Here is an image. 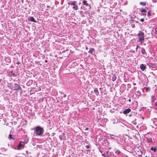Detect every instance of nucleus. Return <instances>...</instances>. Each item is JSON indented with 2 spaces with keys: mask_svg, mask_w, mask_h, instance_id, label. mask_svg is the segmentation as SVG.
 Wrapping results in <instances>:
<instances>
[{
  "mask_svg": "<svg viewBox=\"0 0 157 157\" xmlns=\"http://www.w3.org/2000/svg\"><path fill=\"white\" fill-rule=\"evenodd\" d=\"M140 4L143 6H145L146 5V2H140Z\"/></svg>",
  "mask_w": 157,
  "mask_h": 157,
  "instance_id": "18",
  "label": "nucleus"
},
{
  "mask_svg": "<svg viewBox=\"0 0 157 157\" xmlns=\"http://www.w3.org/2000/svg\"><path fill=\"white\" fill-rule=\"evenodd\" d=\"M152 2H154V3H155V2H156V1H154V0H152Z\"/></svg>",
  "mask_w": 157,
  "mask_h": 157,
  "instance_id": "36",
  "label": "nucleus"
},
{
  "mask_svg": "<svg viewBox=\"0 0 157 157\" xmlns=\"http://www.w3.org/2000/svg\"><path fill=\"white\" fill-rule=\"evenodd\" d=\"M30 20L31 21L36 22V21L35 20L34 18L33 17H29Z\"/></svg>",
  "mask_w": 157,
  "mask_h": 157,
  "instance_id": "9",
  "label": "nucleus"
},
{
  "mask_svg": "<svg viewBox=\"0 0 157 157\" xmlns=\"http://www.w3.org/2000/svg\"><path fill=\"white\" fill-rule=\"evenodd\" d=\"M49 7V6H47V8Z\"/></svg>",
  "mask_w": 157,
  "mask_h": 157,
  "instance_id": "46",
  "label": "nucleus"
},
{
  "mask_svg": "<svg viewBox=\"0 0 157 157\" xmlns=\"http://www.w3.org/2000/svg\"><path fill=\"white\" fill-rule=\"evenodd\" d=\"M34 130V134L36 136H41L44 132L43 128L39 126L36 127Z\"/></svg>",
  "mask_w": 157,
  "mask_h": 157,
  "instance_id": "1",
  "label": "nucleus"
},
{
  "mask_svg": "<svg viewBox=\"0 0 157 157\" xmlns=\"http://www.w3.org/2000/svg\"><path fill=\"white\" fill-rule=\"evenodd\" d=\"M110 137L113 140H117V136H115L113 134H110Z\"/></svg>",
  "mask_w": 157,
  "mask_h": 157,
  "instance_id": "8",
  "label": "nucleus"
},
{
  "mask_svg": "<svg viewBox=\"0 0 157 157\" xmlns=\"http://www.w3.org/2000/svg\"><path fill=\"white\" fill-rule=\"evenodd\" d=\"M105 157H109L108 155H105Z\"/></svg>",
  "mask_w": 157,
  "mask_h": 157,
  "instance_id": "38",
  "label": "nucleus"
},
{
  "mask_svg": "<svg viewBox=\"0 0 157 157\" xmlns=\"http://www.w3.org/2000/svg\"><path fill=\"white\" fill-rule=\"evenodd\" d=\"M151 11L150 10H149L148 11L147 13V16L148 17H149V16H151Z\"/></svg>",
  "mask_w": 157,
  "mask_h": 157,
  "instance_id": "20",
  "label": "nucleus"
},
{
  "mask_svg": "<svg viewBox=\"0 0 157 157\" xmlns=\"http://www.w3.org/2000/svg\"><path fill=\"white\" fill-rule=\"evenodd\" d=\"M131 111V109L128 108L126 109L123 112V113L124 114H127L129 113Z\"/></svg>",
  "mask_w": 157,
  "mask_h": 157,
  "instance_id": "6",
  "label": "nucleus"
},
{
  "mask_svg": "<svg viewBox=\"0 0 157 157\" xmlns=\"http://www.w3.org/2000/svg\"><path fill=\"white\" fill-rule=\"evenodd\" d=\"M94 91L96 95L98 96L99 95V93L97 88L95 89Z\"/></svg>",
  "mask_w": 157,
  "mask_h": 157,
  "instance_id": "10",
  "label": "nucleus"
},
{
  "mask_svg": "<svg viewBox=\"0 0 157 157\" xmlns=\"http://www.w3.org/2000/svg\"><path fill=\"white\" fill-rule=\"evenodd\" d=\"M139 41L141 44L144 42V33L141 31H140L138 34Z\"/></svg>",
  "mask_w": 157,
  "mask_h": 157,
  "instance_id": "2",
  "label": "nucleus"
},
{
  "mask_svg": "<svg viewBox=\"0 0 157 157\" xmlns=\"http://www.w3.org/2000/svg\"><path fill=\"white\" fill-rule=\"evenodd\" d=\"M14 85L17 90H21V87L17 83H15Z\"/></svg>",
  "mask_w": 157,
  "mask_h": 157,
  "instance_id": "7",
  "label": "nucleus"
},
{
  "mask_svg": "<svg viewBox=\"0 0 157 157\" xmlns=\"http://www.w3.org/2000/svg\"><path fill=\"white\" fill-rule=\"evenodd\" d=\"M106 155V154H105V153H104L103 154H101L102 156L104 157H105V155Z\"/></svg>",
  "mask_w": 157,
  "mask_h": 157,
  "instance_id": "27",
  "label": "nucleus"
},
{
  "mask_svg": "<svg viewBox=\"0 0 157 157\" xmlns=\"http://www.w3.org/2000/svg\"><path fill=\"white\" fill-rule=\"evenodd\" d=\"M140 21L142 22H143L144 21V18H141L140 19Z\"/></svg>",
  "mask_w": 157,
  "mask_h": 157,
  "instance_id": "26",
  "label": "nucleus"
},
{
  "mask_svg": "<svg viewBox=\"0 0 157 157\" xmlns=\"http://www.w3.org/2000/svg\"><path fill=\"white\" fill-rule=\"evenodd\" d=\"M141 13L143 15H146V14L145 13Z\"/></svg>",
  "mask_w": 157,
  "mask_h": 157,
  "instance_id": "29",
  "label": "nucleus"
},
{
  "mask_svg": "<svg viewBox=\"0 0 157 157\" xmlns=\"http://www.w3.org/2000/svg\"><path fill=\"white\" fill-rule=\"evenodd\" d=\"M146 65L142 64L140 65V68L142 71H144L146 68Z\"/></svg>",
  "mask_w": 157,
  "mask_h": 157,
  "instance_id": "5",
  "label": "nucleus"
},
{
  "mask_svg": "<svg viewBox=\"0 0 157 157\" xmlns=\"http://www.w3.org/2000/svg\"><path fill=\"white\" fill-rule=\"evenodd\" d=\"M65 135V134L63 133H62L61 135H60L59 136V138L60 140H62L63 139V137Z\"/></svg>",
  "mask_w": 157,
  "mask_h": 157,
  "instance_id": "12",
  "label": "nucleus"
},
{
  "mask_svg": "<svg viewBox=\"0 0 157 157\" xmlns=\"http://www.w3.org/2000/svg\"><path fill=\"white\" fill-rule=\"evenodd\" d=\"M155 35H157V27H156V28H155Z\"/></svg>",
  "mask_w": 157,
  "mask_h": 157,
  "instance_id": "25",
  "label": "nucleus"
},
{
  "mask_svg": "<svg viewBox=\"0 0 157 157\" xmlns=\"http://www.w3.org/2000/svg\"><path fill=\"white\" fill-rule=\"evenodd\" d=\"M86 147L87 149H89L90 148V146L89 145H86Z\"/></svg>",
  "mask_w": 157,
  "mask_h": 157,
  "instance_id": "30",
  "label": "nucleus"
},
{
  "mask_svg": "<svg viewBox=\"0 0 157 157\" xmlns=\"http://www.w3.org/2000/svg\"><path fill=\"white\" fill-rule=\"evenodd\" d=\"M133 85H136V83H134V82L133 83Z\"/></svg>",
  "mask_w": 157,
  "mask_h": 157,
  "instance_id": "41",
  "label": "nucleus"
},
{
  "mask_svg": "<svg viewBox=\"0 0 157 157\" xmlns=\"http://www.w3.org/2000/svg\"><path fill=\"white\" fill-rule=\"evenodd\" d=\"M24 145V144L23 142H20L17 147V149L18 150H19L20 149L21 147H23Z\"/></svg>",
  "mask_w": 157,
  "mask_h": 157,
  "instance_id": "4",
  "label": "nucleus"
},
{
  "mask_svg": "<svg viewBox=\"0 0 157 157\" xmlns=\"http://www.w3.org/2000/svg\"><path fill=\"white\" fill-rule=\"evenodd\" d=\"M145 157H147V156H146Z\"/></svg>",
  "mask_w": 157,
  "mask_h": 157,
  "instance_id": "51",
  "label": "nucleus"
},
{
  "mask_svg": "<svg viewBox=\"0 0 157 157\" xmlns=\"http://www.w3.org/2000/svg\"><path fill=\"white\" fill-rule=\"evenodd\" d=\"M151 150H153L154 152H155L156 150V149L155 147L153 148V147H151Z\"/></svg>",
  "mask_w": 157,
  "mask_h": 157,
  "instance_id": "22",
  "label": "nucleus"
},
{
  "mask_svg": "<svg viewBox=\"0 0 157 157\" xmlns=\"http://www.w3.org/2000/svg\"><path fill=\"white\" fill-rule=\"evenodd\" d=\"M9 138L10 139H12L13 140H14L13 136L11 134H10L9 136Z\"/></svg>",
  "mask_w": 157,
  "mask_h": 157,
  "instance_id": "19",
  "label": "nucleus"
},
{
  "mask_svg": "<svg viewBox=\"0 0 157 157\" xmlns=\"http://www.w3.org/2000/svg\"><path fill=\"white\" fill-rule=\"evenodd\" d=\"M89 129V128H85V130H87Z\"/></svg>",
  "mask_w": 157,
  "mask_h": 157,
  "instance_id": "34",
  "label": "nucleus"
},
{
  "mask_svg": "<svg viewBox=\"0 0 157 157\" xmlns=\"http://www.w3.org/2000/svg\"><path fill=\"white\" fill-rule=\"evenodd\" d=\"M71 1L70 2H68V5H71Z\"/></svg>",
  "mask_w": 157,
  "mask_h": 157,
  "instance_id": "35",
  "label": "nucleus"
},
{
  "mask_svg": "<svg viewBox=\"0 0 157 157\" xmlns=\"http://www.w3.org/2000/svg\"><path fill=\"white\" fill-rule=\"evenodd\" d=\"M155 105H157V102L156 103H155Z\"/></svg>",
  "mask_w": 157,
  "mask_h": 157,
  "instance_id": "44",
  "label": "nucleus"
},
{
  "mask_svg": "<svg viewBox=\"0 0 157 157\" xmlns=\"http://www.w3.org/2000/svg\"><path fill=\"white\" fill-rule=\"evenodd\" d=\"M146 139L148 143H152V139L150 138H146Z\"/></svg>",
  "mask_w": 157,
  "mask_h": 157,
  "instance_id": "11",
  "label": "nucleus"
},
{
  "mask_svg": "<svg viewBox=\"0 0 157 157\" xmlns=\"http://www.w3.org/2000/svg\"><path fill=\"white\" fill-rule=\"evenodd\" d=\"M156 51H157V48H156Z\"/></svg>",
  "mask_w": 157,
  "mask_h": 157,
  "instance_id": "47",
  "label": "nucleus"
},
{
  "mask_svg": "<svg viewBox=\"0 0 157 157\" xmlns=\"http://www.w3.org/2000/svg\"><path fill=\"white\" fill-rule=\"evenodd\" d=\"M87 151H90L89 150H87Z\"/></svg>",
  "mask_w": 157,
  "mask_h": 157,
  "instance_id": "49",
  "label": "nucleus"
},
{
  "mask_svg": "<svg viewBox=\"0 0 157 157\" xmlns=\"http://www.w3.org/2000/svg\"><path fill=\"white\" fill-rule=\"evenodd\" d=\"M143 44L144 45H146V43H144V42L143 43H142V44Z\"/></svg>",
  "mask_w": 157,
  "mask_h": 157,
  "instance_id": "40",
  "label": "nucleus"
},
{
  "mask_svg": "<svg viewBox=\"0 0 157 157\" xmlns=\"http://www.w3.org/2000/svg\"><path fill=\"white\" fill-rule=\"evenodd\" d=\"M146 10L145 9H143L141 10V13H145L146 12Z\"/></svg>",
  "mask_w": 157,
  "mask_h": 157,
  "instance_id": "21",
  "label": "nucleus"
},
{
  "mask_svg": "<svg viewBox=\"0 0 157 157\" xmlns=\"http://www.w3.org/2000/svg\"><path fill=\"white\" fill-rule=\"evenodd\" d=\"M141 53L143 55H146V52L144 48H142L141 50Z\"/></svg>",
  "mask_w": 157,
  "mask_h": 157,
  "instance_id": "13",
  "label": "nucleus"
},
{
  "mask_svg": "<svg viewBox=\"0 0 157 157\" xmlns=\"http://www.w3.org/2000/svg\"><path fill=\"white\" fill-rule=\"evenodd\" d=\"M105 152H106V153H105V154L108 155V153L109 152V151H105Z\"/></svg>",
  "mask_w": 157,
  "mask_h": 157,
  "instance_id": "31",
  "label": "nucleus"
},
{
  "mask_svg": "<svg viewBox=\"0 0 157 157\" xmlns=\"http://www.w3.org/2000/svg\"><path fill=\"white\" fill-rule=\"evenodd\" d=\"M155 157H157V156H155Z\"/></svg>",
  "mask_w": 157,
  "mask_h": 157,
  "instance_id": "50",
  "label": "nucleus"
},
{
  "mask_svg": "<svg viewBox=\"0 0 157 157\" xmlns=\"http://www.w3.org/2000/svg\"><path fill=\"white\" fill-rule=\"evenodd\" d=\"M99 151L100 152V153H102V152L101 150H99Z\"/></svg>",
  "mask_w": 157,
  "mask_h": 157,
  "instance_id": "43",
  "label": "nucleus"
},
{
  "mask_svg": "<svg viewBox=\"0 0 157 157\" xmlns=\"http://www.w3.org/2000/svg\"><path fill=\"white\" fill-rule=\"evenodd\" d=\"M17 64L18 65L19 64H20V62H17Z\"/></svg>",
  "mask_w": 157,
  "mask_h": 157,
  "instance_id": "39",
  "label": "nucleus"
},
{
  "mask_svg": "<svg viewBox=\"0 0 157 157\" xmlns=\"http://www.w3.org/2000/svg\"><path fill=\"white\" fill-rule=\"evenodd\" d=\"M26 153L27 154V155L28 154V151H26Z\"/></svg>",
  "mask_w": 157,
  "mask_h": 157,
  "instance_id": "37",
  "label": "nucleus"
},
{
  "mask_svg": "<svg viewBox=\"0 0 157 157\" xmlns=\"http://www.w3.org/2000/svg\"><path fill=\"white\" fill-rule=\"evenodd\" d=\"M136 93H137V95L139 96H140V93L139 90L136 91Z\"/></svg>",
  "mask_w": 157,
  "mask_h": 157,
  "instance_id": "23",
  "label": "nucleus"
},
{
  "mask_svg": "<svg viewBox=\"0 0 157 157\" xmlns=\"http://www.w3.org/2000/svg\"><path fill=\"white\" fill-rule=\"evenodd\" d=\"M121 153V152L120 151H119L118 150H117L115 151V153L116 155H119Z\"/></svg>",
  "mask_w": 157,
  "mask_h": 157,
  "instance_id": "16",
  "label": "nucleus"
},
{
  "mask_svg": "<svg viewBox=\"0 0 157 157\" xmlns=\"http://www.w3.org/2000/svg\"><path fill=\"white\" fill-rule=\"evenodd\" d=\"M146 89H147V91H149L150 90V88H149L148 87H147L146 88Z\"/></svg>",
  "mask_w": 157,
  "mask_h": 157,
  "instance_id": "28",
  "label": "nucleus"
},
{
  "mask_svg": "<svg viewBox=\"0 0 157 157\" xmlns=\"http://www.w3.org/2000/svg\"><path fill=\"white\" fill-rule=\"evenodd\" d=\"M15 75V74H13V75Z\"/></svg>",
  "mask_w": 157,
  "mask_h": 157,
  "instance_id": "48",
  "label": "nucleus"
},
{
  "mask_svg": "<svg viewBox=\"0 0 157 157\" xmlns=\"http://www.w3.org/2000/svg\"><path fill=\"white\" fill-rule=\"evenodd\" d=\"M76 3L77 2L75 1H73L71 2V5L74 6L72 8L73 9L75 10H77L78 9V6L76 5Z\"/></svg>",
  "mask_w": 157,
  "mask_h": 157,
  "instance_id": "3",
  "label": "nucleus"
},
{
  "mask_svg": "<svg viewBox=\"0 0 157 157\" xmlns=\"http://www.w3.org/2000/svg\"><path fill=\"white\" fill-rule=\"evenodd\" d=\"M45 62H47V60H45Z\"/></svg>",
  "mask_w": 157,
  "mask_h": 157,
  "instance_id": "45",
  "label": "nucleus"
},
{
  "mask_svg": "<svg viewBox=\"0 0 157 157\" xmlns=\"http://www.w3.org/2000/svg\"><path fill=\"white\" fill-rule=\"evenodd\" d=\"M82 3L83 5L87 6L89 5L87 3V2L86 0H83L82 2Z\"/></svg>",
  "mask_w": 157,
  "mask_h": 157,
  "instance_id": "14",
  "label": "nucleus"
},
{
  "mask_svg": "<svg viewBox=\"0 0 157 157\" xmlns=\"http://www.w3.org/2000/svg\"><path fill=\"white\" fill-rule=\"evenodd\" d=\"M94 51V49L93 48H90L89 51H88V53H90L91 54H92L93 52Z\"/></svg>",
  "mask_w": 157,
  "mask_h": 157,
  "instance_id": "15",
  "label": "nucleus"
},
{
  "mask_svg": "<svg viewBox=\"0 0 157 157\" xmlns=\"http://www.w3.org/2000/svg\"><path fill=\"white\" fill-rule=\"evenodd\" d=\"M128 101H130V102H131V99H129L128 100Z\"/></svg>",
  "mask_w": 157,
  "mask_h": 157,
  "instance_id": "42",
  "label": "nucleus"
},
{
  "mask_svg": "<svg viewBox=\"0 0 157 157\" xmlns=\"http://www.w3.org/2000/svg\"><path fill=\"white\" fill-rule=\"evenodd\" d=\"M132 123L135 125H136V123L134 122L133 121H132Z\"/></svg>",
  "mask_w": 157,
  "mask_h": 157,
  "instance_id": "32",
  "label": "nucleus"
},
{
  "mask_svg": "<svg viewBox=\"0 0 157 157\" xmlns=\"http://www.w3.org/2000/svg\"><path fill=\"white\" fill-rule=\"evenodd\" d=\"M89 6V9H90L91 8V6L90 5H89L88 6Z\"/></svg>",
  "mask_w": 157,
  "mask_h": 157,
  "instance_id": "33",
  "label": "nucleus"
},
{
  "mask_svg": "<svg viewBox=\"0 0 157 157\" xmlns=\"http://www.w3.org/2000/svg\"><path fill=\"white\" fill-rule=\"evenodd\" d=\"M117 77L115 75H113L112 77V80L113 81H114L116 79Z\"/></svg>",
  "mask_w": 157,
  "mask_h": 157,
  "instance_id": "17",
  "label": "nucleus"
},
{
  "mask_svg": "<svg viewBox=\"0 0 157 157\" xmlns=\"http://www.w3.org/2000/svg\"><path fill=\"white\" fill-rule=\"evenodd\" d=\"M138 152H139V155H140L142 154V152H141V150H139V151H138Z\"/></svg>",
  "mask_w": 157,
  "mask_h": 157,
  "instance_id": "24",
  "label": "nucleus"
}]
</instances>
